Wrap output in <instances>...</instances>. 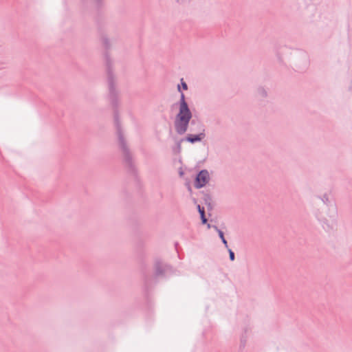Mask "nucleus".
<instances>
[{
	"instance_id": "obj_14",
	"label": "nucleus",
	"mask_w": 352,
	"mask_h": 352,
	"mask_svg": "<svg viewBox=\"0 0 352 352\" xmlns=\"http://www.w3.org/2000/svg\"><path fill=\"white\" fill-rule=\"evenodd\" d=\"M200 217H201V220L202 224L207 223L208 219H207V218L206 217V214H201V216Z\"/></svg>"
},
{
	"instance_id": "obj_8",
	"label": "nucleus",
	"mask_w": 352,
	"mask_h": 352,
	"mask_svg": "<svg viewBox=\"0 0 352 352\" xmlns=\"http://www.w3.org/2000/svg\"><path fill=\"white\" fill-rule=\"evenodd\" d=\"M256 92L258 96L261 98H265L267 97V91L263 87H258Z\"/></svg>"
},
{
	"instance_id": "obj_6",
	"label": "nucleus",
	"mask_w": 352,
	"mask_h": 352,
	"mask_svg": "<svg viewBox=\"0 0 352 352\" xmlns=\"http://www.w3.org/2000/svg\"><path fill=\"white\" fill-rule=\"evenodd\" d=\"M202 199L204 201V204L207 206L208 210H212L213 209V206L212 204V197L208 193L203 192Z\"/></svg>"
},
{
	"instance_id": "obj_4",
	"label": "nucleus",
	"mask_w": 352,
	"mask_h": 352,
	"mask_svg": "<svg viewBox=\"0 0 352 352\" xmlns=\"http://www.w3.org/2000/svg\"><path fill=\"white\" fill-rule=\"evenodd\" d=\"M210 180L209 173L206 169L200 170L197 175L194 186L196 188L199 189L206 186Z\"/></svg>"
},
{
	"instance_id": "obj_3",
	"label": "nucleus",
	"mask_w": 352,
	"mask_h": 352,
	"mask_svg": "<svg viewBox=\"0 0 352 352\" xmlns=\"http://www.w3.org/2000/svg\"><path fill=\"white\" fill-rule=\"evenodd\" d=\"M111 45H106L104 57L105 60L106 69L107 74V81L109 87V97L111 104L116 107L118 106V92L116 89V80L112 70V62L110 58L109 52Z\"/></svg>"
},
{
	"instance_id": "obj_7",
	"label": "nucleus",
	"mask_w": 352,
	"mask_h": 352,
	"mask_svg": "<svg viewBox=\"0 0 352 352\" xmlns=\"http://www.w3.org/2000/svg\"><path fill=\"white\" fill-rule=\"evenodd\" d=\"M212 228H214L217 232L218 235H219V238L221 239L222 243H223L224 246L226 248H228V241L224 236L223 232L222 230H221L220 229H219L218 227L214 225L212 226Z\"/></svg>"
},
{
	"instance_id": "obj_15",
	"label": "nucleus",
	"mask_w": 352,
	"mask_h": 352,
	"mask_svg": "<svg viewBox=\"0 0 352 352\" xmlns=\"http://www.w3.org/2000/svg\"><path fill=\"white\" fill-rule=\"evenodd\" d=\"M144 283L146 287H148V281L146 277L144 278Z\"/></svg>"
},
{
	"instance_id": "obj_11",
	"label": "nucleus",
	"mask_w": 352,
	"mask_h": 352,
	"mask_svg": "<svg viewBox=\"0 0 352 352\" xmlns=\"http://www.w3.org/2000/svg\"><path fill=\"white\" fill-rule=\"evenodd\" d=\"M228 252L229 253V258L231 261H234L235 259L234 252L230 248H228Z\"/></svg>"
},
{
	"instance_id": "obj_1",
	"label": "nucleus",
	"mask_w": 352,
	"mask_h": 352,
	"mask_svg": "<svg viewBox=\"0 0 352 352\" xmlns=\"http://www.w3.org/2000/svg\"><path fill=\"white\" fill-rule=\"evenodd\" d=\"M177 89L181 92V96L179 101V111L174 121L175 131L178 135H184L188 130L190 132H197V134H187L184 140L191 144L201 142L206 136L205 126L200 121L192 119V111L179 85H177Z\"/></svg>"
},
{
	"instance_id": "obj_5",
	"label": "nucleus",
	"mask_w": 352,
	"mask_h": 352,
	"mask_svg": "<svg viewBox=\"0 0 352 352\" xmlns=\"http://www.w3.org/2000/svg\"><path fill=\"white\" fill-rule=\"evenodd\" d=\"M154 267H155V274L156 276H163L167 272L170 271V270H171V267L170 265H166L160 261H157L155 263Z\"/></svg>"
},
{
	"instance_id": "obj_16",
	"label": "nucleus",
	"mask_w": 352,
	"mask_h": 352,
	"mask_svg": "<svg viewBox=\"0 0 352 352\" xmlns=\"http://www.w3.org/2000/svg\"><path fill=\"white\" fill-rule=\"evenodd\" d=\"M207 227H208V228H212V226H211L210 224H208Z\"/></svg>"
},
{
	"instance_id": "obj_9",
	"label": "nucleus",
	"mask_w": 352,
	"mask_h": 352,
	"mask_svg": "<svg viewBox=\"0 0 352 352\" xmlns=\"http://www.w3.org/2000/svg\"><path fill=\"white\" fill-rule=\"evenodd\" d=\"M182 141H184V139H182L181 140L177 141V142H176L175 146L173 148V153H180L181 149H182L181 142H182Z\"/></svg>"
},
{
	"instance_id": "obj_2",
	"label": "nucleus",
	"mask_w": 352,
	"mask_h": 352,
	"mask_svg": "<svg viewBox=\"0 0 352 352\" xmlns=\"http://www.w3.org/2000/svg\"><path fill=\"white\" fill-rule=\"evenodd\" d=\"M114 124L116 128V132L118 138V144L123 156V160L129 172L131 174H136V168L133 162L132 153L128 146L127 142L124 137L121 128V124L119 120L118 113L117 110L114 111Z\"/></svg>"
},
{
	"instance_id": "obj_10",
	"label": "nucleus",
	"mask_w": 352,
	"mask_h": 352,
	"mask_svg": "<svg viewBox=\"0 0 352 352\" xmlns=\"http://www.w3.org/2000/svg\"><path fill=\"white\" fill-rule=\"evenodd\" d=\"M318 197L326 205H329L330 204V202H331L329 199V197L327 195H324L322 197Z\"/></svg>"
},
{
	"instance_id": "obj_13",
	"label": "nucleus",
	"mask_w": 352,
	"mask_h": 352,
	"mask_svg": "<svg viewBox=\"0 0 352 352\" xmlns=\"http://www.w3.org/2000/svg\"><path fill=\"white\" fill-rule=\"evenodd\" d=\"M181 86L184 90L188 89V85L183 78L181 79Z\"/></svg>"
},
{
	"instance_id": "obj_12",
	"label": "nucleus",
	"mask_w": 352,
	"mask_h": 352,
	"mask_svg": "<svg viewBox=\"0 0 352 352\" xmlns=\"http://www.w3.org/2000/svg\"><path fill=\"white\" fill-rule=\"evenodd\" d=\"M197 210L200 214V217L201 216V214H205V209L204 207L201 206L200 205H197Z\"/></svg>"
}]
</instances>
